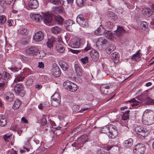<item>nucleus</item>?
<instances>
[{
  "mask_svg": "<svg viewBox=\"0 0 154 154\" xmlns=\"http://www.w3.org/2000/svg\"><path fill=\"white\" fill-rule=\"evenodd\" d=\"M116 128L115 125H110L103 127L101 131L103 133H107L108 132L109 134H108L109 138L110 139H114L118 135V131Z\"/></svg>",
  "mask_w": 154,
  "mask_h": 154,
  "instance_id": "f257e3e1",
  "label": "nucleus"
},
{
  "mask_svg": "<svg viewBox=\"0 0 154 154\" xmlns=\"http://www.w3.org/2000/svg\"><path fill=\"white\" fill-rule=\"evenodd\" d=\"M63 86L64 88L72 92L75 91L78 88L77 85L68 80H66L63 83Z\"/></svg>",
  "mask_w": 154,
  "mask_h": 154,
  "instance_id": "f03ea898",
  "label": "nucleus"
},
{
  "mask_svg": "<svg viewBox=\"0 0 154 154\" xmlns=\"http://www.w3.org/2000/svg\"><path fill=\"white\" fill-rule=\"evenodd\" d=\"M60 102V98L59 94L58 93H55L51 97V105L54 106H58Z\"/></svg>",
  "mask_w": 154,
  "mask_h": 154,
  "instance_id": "7ed1b4c3",
  "label": "nucleus"
},
{
  "mask_svg": "<svg viewBox=\"0 0 154 154\" xmlns=\"http://www.w3.org/2000/svg\"><path fill=\"white\" fill-rule=\"evenodd\" d=\"M134 130L137 134L143 137H145L148 134L146 129L140 126L137 125L134 127Z\"/></svg>",
  "mask_w": 154,
  "mask_h": 154,
  "instance_id": "20e7f679",
  "label": "nucleus"
},
{
  "mask_svg": "<svg viewBox=\"0 0 154 154\" xmlns=\"http://www.w3.org/2000/svg\"><path fill=\"white\" fill-rule=\"evenodd\" d=\"M14 90L16 94L21 97H23L25 94V91L20 83L17 84L14 87Z\"/></svg>",
  "mask_w": 154,
  "mask_h": 154,
  "instance_id": "39448f33",
  "label": "nucleus"
},
{
  "mask_svg": "<svg viewBox=\"0 0 154 154\" xmlns=\"http://www.w3.org/2000/svg\"><path fill=\"white\" fill-rule=\"evenodd\" d=\"M76 22L82 27H85L88 26V24L86 19L82 15H79L76 19Z\"/></svg>",
  "mask_w": 154,
  "mask_h": 154,
  "instance_id": "423d86ee",
  "label": "nucleus"
},
{
  "mask_svg": "<svg viewBox=\"0 0 154 154\" xmlns=\"http://www.w3.org/2000/svg\"><path fill=\"white\" fill-rule=\"evenodd\" d=\"M145 150L144 146L141 143L136 145L133 149L134 152L135 154H143L144 153Z\"/></svg>",
  "mask_w": 154,
  "mask_h": 154,
  "instance_id": "0eeeda50",
  "label": "nucleus"
},
{
  "mask_svg": "<svg viewBox=\"0 0 154 154\" xmlns=\"http://www.w3.org/2000/svg\"><path fill=\"white\" fill-rule=\"evenodd\" d=\"M52 73L55 77H58L61 74L60 69L56 64H53L52 69Z\"/></svg>",
  "mask_w": 154,
  "mask_h": 154,
  "instance_id": "6e6552de",
  "label": "nucleus"
},
{
  "mask_svg": "<svg viewBox=\"0 0 154 154\" xmlns=\"http://www.w3.org/2000/svg\"><path fill=\"white\" fill-rule=\"evenodd\" d=\"M145 121H146L145 125H148L154 123V113L150 112L148 113L146 119Z\"/></svg>",
  "mask_w": 154,
  "mask_h": 154,
  "instance_id": "1a4fd4ad",
  "label": "nucleus"
},
{
  "mask_svg": "<svg viewBox=\"0 0 154 154\" xmlns=\"http://www.w3.org/2000/svg\"><path fill=\"white\" fill-rule=\"evenodd\" d=\"M44 38V34L43 32L39 31L35 33L33 39L37 42H39L42 41Z\"/></svg>",
  "mask_w": 154,
  "mask_h": 154,
  "instance_id": "9d476101",
  "label": "nucleus"
},
{
  "mask_svg": "<svg viewBox=\"0 0 154 154\" xmlns=\"http://www.w3.org/2000/svg\"><path fill=\"white\" fill-rule=\"evenodd\" d=\"M90 54L92 60L94 62H97L98 60L99 56L98 52L95 50H92L91 51Z\"/></svg>",
  "mask_w": 154,
  "mask_h": 154,
  "instance_id": "9b49d317",
  "label": "nucleus"
},
{
  "mask_svg": "<svg viewBox=\"0 0 154 154\" xmlns=\"http://www.w3.org/2000/svg\"><path fill=\"white\" fill-rule=\"evenodd\" d=\"M30 16L32 20L36 22H40L42 18V16L39 14L31 13Z\"/></svg>",
  "mask_w": 154,
  "mask_h": 154,
  "instance_id": "f8f14e48",
  "label": "nucleus"
},
{
  "mask_svg": "<svg viewBox=\"0 0 154 154\" xmlns=\"http://www.w3.org/2000/svg\"><path fill=\"white\" fill-rule=\"evenodd\" d=\"M4 97L5 99L10 102L13 101L14 99V94L10 92L6 93L4 95Z\"/></svg>",
  "mask_w": 154,
  "mask_h": 154,
  "instance_id": "ddd939ff",
  "label": "nucleus"
},
{
  "mask_svg": "<svg viewBox=\"0 0 154 154\" xmlns=\"http://www.w3.org/2000/svg\"><path fill=\"white\" fill-rule=\"evenodd\" d=\"M114 34L118 36L119 38L121 37L122 35L125 32V30L123 27L121 26H117L116 31H114Z\"/></svg>",
  "mask_w": 154,
  "mask_h": 154,
  "instance_id": "4468645a",
  "label": "nucleus"
},
{
  "mask_svg": "<svg viewBox=\"0 0 154 154\" xmlns=\"http://www.w3.org/2000/svg\"><path fill=\"white\" fill-rule=\"evenodd\" d=\"M43 19L45 23L46 24L51 23L53 20L51 15L48 14H45L44 15Z\"/></svg>",
  "mask_w": 154,
  "mask_h": 154,
  "instance_id": "2eb2a0df",
  "label": "nucleus"
},
{
  "mask_svg": "<svg viewBox=\"0 0 154 154\" xmlns=\"http://www.w3.org/2000/svg\"><path fill=\"white\" fill-rule=\"evenodd\" d=\"M116 48L115 46L113 44L107 45V47L106 48V51L108 54H110Z\"/></svg>",
  "mask_w": 154,
  "mask_h": 154,
  "instance_id": "dca6fc26",
  "label": "nucleus"
},
{
  "mask_svg": "<svg viewBox=\"0 0 154 154\" xmlns=\"http://www.w3.org/2000/svg\"><path fill=\"white\" fill-rule=\"evenodd\" d=\"M74 22L70 20H69L65 21V26L69 31H71L72 30L71 26L74 24Z\"/></svg>",
  "mask_w": 154,
  "mask_h": 154,
  "instance_id": "f3484780",
  "label": "nucleus"
},
{
  "mask_svg": "<svg viewBox=\"0 0 154 154\" xmlns=\"http://www.w3.org/2000/svg\"><path fill=\"white\" fill-rule=\"evenodd\" d=\"M119 54L117 52H114L111 54V58L115 63H117L119 61Z\"/></svg>",
  "mask_w": 154,
  "mask_h": 154,
  "instance_id": "a211bd4d",
  "label": "nucleus"
},
{
  "mask_svg": "<svg viewBox=\"0 0 154 154\" xmlns=\"http://www.w3.org/2000/svg\"><path fill=\"white\" fill-rule=\"evenodd\" d=\"M119 54L117 52H114L111 54V58L115 63H117L119 61Z\"/></svg>",
  "mask_w": 154,
  "mask_h": 154,
  "instance_id": "6ab92c4d",
  "label": "nucleus"
},
{
  "mask_svg": "<svg viewBox=\"0 0 154 154\" xmlns=\"http://www.w3.org/2000/svg\"><path fill=\"white\" fill-rule=\"evenodd\" d=\"M119 54L117 52H114L111 54V58L115 63H117L119 61Z\"/></svg>",
  "mask_w": 154,
  "mask_h": 154,
  "instance_id": "aec40b11",
  "label": "nucleus"
},
{
  "mask_svg": "<svg viewBox=\"0 0 154 154\" xmlns=\"http://www.w3.org/2000/svg\"><path fill=\"white\" fill-rule=\"evenodd\" d=\"M38 3L37 0H30L29 1V8L35 9L38 8Z\"/></svg>",
  "mask_w": 154,
  "mask_h": 154,
  "instance_id": "412c9836",
  "label": "nucleus"
},
{
  "mask_svg": "<svg viewBox=\"0 0 154 154\" xmlns=\"http://www.w3.org/2000/svg\"><path fill=\"white\" fill-rule=\"evenodd\" d=\"M88 137L87 135H84L81 136L78 139V143L79 144H82L86 142L87 140Z\"/></svg>",
  "mask_w": 154,
  "mask_h": 154,
  "instance_id": "4be33fe9",
  "label": "nucleus"
},
{
  "mask_svg": "<svg viewBox=\"0 0 154 154\" xmlns=\"http://www.w3.org/2000/svg\"><path fill=\"white\" fill-rule=\"evenodd\" d=\"M38 49L35 47L31 46L29 48V54H32L34 57L36 56Z\"/></svg>",
  "mask_w": 154,
  "mask_h": 154,
  "instance_id": "5701e85b",
  "label": "nucleus"
},
{
  "mask_svg": "<svg viewBox=\"0 0 154 154\" xmlns=\"http://www.w3.org/2000/svg\"><path fill=\"white\" fill-rule=\"evenodd\" d=\"M105 32L104 29L102 25H100V27L95 31V34L97 35H99L104 33Z\"/></svg>",
  "mask_w": 154,
  "mask_h": 154,
  "instance_id": "b1692460",
  "label": "nucleus"
},
{
  "mask_svg": "<svg viewBox=\"0 0 154 154\" xmlns=\"http://www.w3.org/2000/svg\"><path fill=\"white\" fill-rule=\"evenodd\" d=\"M7 123L5 116L4 115L0 116V126H4Z\"/></svg>",
  "mask_w": 154,
  "mask_h": 154,
  "instance_id": "393cba45",
  "label": "nucleus"
},
{
  "mask_svg": "<svg viewBox=\"0 0 154 154\" xmlns=\"http://www.w3.org/2000/svg\"><path fill=\"white\" fill-rule=\"evenodd\" d=\"M54 20L57 24H62L63 23V19L60 16L58 15L55 16Z\"/></svg>",
  "mask_w": 154,
  "mask_h": 154,
  "instance_id": "a878e982",
  "label": "nucleus"
},
{
  "mask_svg": "<svg viewBox=\"0 0 154 154\" xmlns=\"http://www.w3.org/2000/svg\"><path fill=\"white\" fill-rule=\"evenodd\" d=\"M110 86L105 85H103L100 87V90L104 94H108V91H105V89H109L110 88Z\"/></svg>",
  "mask_w": 154,
  "mask_h": 154,
  "instance_id": "bb28decb",
  "label": "nucleus"
},
{
  "mask_svg": "<svg viewBox=\"0 0 154 154\" xmlns=\"http://www.w3.org/2000/svg\"><path fill=\"white\" fill-rule=\"evenodd\" d=\"M133 144V141L131 138L126 140L124 143V146L126 147H130Z\"/></svg>",
  "mask_w": 154,
  "mask_h": 154,
  "instance_id": "cd10ccee",
  "label": "nucleus"
},
{
  "mask_svg": "<svg viewBox=\"0 0 154 154\" xmlns=\"http://www.w3.org/2000/svg\"><path fill=\"white\" fill-rule=\"evenodd\" d=\"M46 55V53L43 50H41L38 52L36 56L34 57V58L36 59L42 58L45 56Z\"/></svg>",
  "mask_w": 154,
  "mask_h": 154,
  "instance_id": "c85d7f7f",
  "label": "nucleus"
},
{
  "mask_svg": "<svg viewBox=\"0 0 154 154\" xmlns=\"http://www.w3.org/2000/svg\"><path fill=\"white\" fill-rule=\"evenodd\" d=\"M140 50H139L136 52V53L134 54L131 57V59L133 60L138 61L140 60L141 54L140 53Z\"/></svg>",
  "mask_w": 154,
  "mask_h": 154,
  "instance_id": "c756f323",
  "label": "nucleus"
},
{
  "mask_svg": "<svg viewBox=\"0 0 154 154\" xmlns=\"http://www.w3.org/2000/svg\"><path fill=\"white\" fill-rule=\"evenodd\" d=\"M59 64L63 70L66 71L68 69V66L65 62L63 61H60L59 62Z\"/></svg>",
  "mask_w": 154,
  "mask_h": 154,
  "instance_id": "7c9ffc66",
  "label": "nucleus"
},
{
  "mask_svg": "<svg viewBox=\"0 0 154 154\" xmlns=\"http://www.w3.org/2000/svg\"><path fill=\"white\" fill-rule=\"evenodd\" d=\"M74 68L77 75L79 76L82 75V72L81 69L78 64H75L74 65Z\"/></svg>",
  "mask_w": 154,
  "mask_h": 154,
  "instance_id": "2f4dec72",
  "label": "nucleus"
},
{
  "mask_svg": "<svg viewBox=\"0 0 154 154\" xmlns=\"http://www.w3.org/2000/svg\"><path fill=\"white\" fill-rule=\"evenodd\" d=\"M2 79L5 81L9 79L11 77L10 74L6 72H3L2 74Z\"/></svg>",
  "mask_w": 154,
  "mask_h": 154,
  "instance_id": "473e14b6",
  "label": "nucleus"
},
{
  "mask_svg": "<svg viewBox=\"0 0 154 154\" xmlns=\"http://www.w3.org/2000/svg\"><path fill=\"white\" fill-rule=\"evenodd\" d=\"M55 41L54 37H51V38L48 39V41L47 43V44L48 47L51 48L53 47V43Z\"/></svg>",
  "mask_w": 154,
  "mask_h": 154,
  "instance_id": "72a5a7b5",
  "label": "nucleus"
},
{
  "mask_svg": "<svg viewBox=\"0 0 154 154\" xmlns=\"http://www.w3.org/2000/svg\"><path fill=\"white\" fill-rule=\"evenodd\" d=\"M21 104V101L18 99L16 100L14 102L13 108L14 109H18Z\"/></svg>",
  "mask_w": 154,
  "mask_h": 154,
  "instance_id": "f704fd0d",
  "label": "nucleus"
},
{
  "mask_svg": "<svg viewBox=\"0 0 154 154\" xmlns=\"http://www.w3.org/2000/svg\"><path fill=\"white\" fill-rule=\"evenodd\" d=\"M23 149H24L20 150V152L23 153L26 151L28 152L29 151V140H28L27 142L25 143V145L23 146Z\"/></svg>",
  "mask_w": 154,
  "mask_h": 154,
  "instance_id": "c9c22d12",
  "label": "nucleus"
},
{
  "mask_svg": "<svg viewBox=\"0 0 154 154\" xmlns=\"http://www.w3.org/2000/svg\"><path fill=\"white\" fill-rule=\"evenodd\" d=\"M51 30L52 32L55 34H58L61 30V28L57 26L52 27Z\"/></svg>",
  "mask_w": 154,
  "mask_h": 154,
  "instance_id": "e433bc0d",
  "label": "nucleus"
},
{
  "mask_svg": "<svg viewBox=\"0 0 154 154\" xmlns=\"http://www.w3.org/2000/svg\"><path fill=\"white\" fill-rule=\"evenodd\" d=\"M24 76L23 74H19L16 77L14 82H16L22 81L24 79Z\"/></svg>",
  "mask_w": 154,
  "mask_h": 154,
  "instance_id": "4c0bfd02",
  "label": "nucleus"
},
{
  "mask_svg": "<svg viewBox=\"0 0 154 154\" xmlns=\"http://www.w3.org/2000/svg\"><path fill=\"white\" fill-rule=\"evenodd\" d=\"M151 10L149 8H146L144 10L143 14L146 17H149L152 15Z\"/></svg>",
  "mask_w": 154,
  "mask_h": 154,
  "instance_id": "58836bf2",
  "label": "nucleus"
},
{
  "mask_svg": "<svg viewBox=\"0 0 154 154\" xmlns=\"http://www.w3.org/2000/svg\"><path fill=\"white\" fill-rule=\"evenodd\" d=\"M78 40H76L73 42L71 44V47L74 48H78L79 47V45Z\"/></svg>",
  "mask_w": 154,
  "mask_h": 154,
  "instance_id": "ea45409f",
  "label": "nucleus"
},
{
  "mask_svg": "<svg viewBox=\"0 0 154 154\" xmlns=\"http://www.w3.org/2000/svg\"><path fill=\"white\" fill-rule=\"evenodd\" d=\"M56 50L59 52L60 53H63L64 51V48L63 47L62 45L60 44L57 45L56 46Z\"/></svg>",
  "mask_w": 154,
  "mask_h": 154,
  "instance_id": "a19ab883",
  "label": "nucleus"
},
{
  "mask_svg": "<svg viewBox=\"0 0 154 154\" xmlns=\"http://www.w3.org/2000/svg\"><path fill=\"white\" fill-rule=\"evenodd\" d=\"M130 111V110H129L125 111V112L122 116V120H126L128 119V114Z\"/></svg>",
  "mask_w": 154,
  "mask_h": 154,
  "instance_id": "79ce46f5",
  "label": "nucleus"
},
{
  "mask_svg": "<svg viewBox=\"0 0 154 154\" xmlns=\"http://www.w3.org/2000/svg\"><path fill=\"white\" fill-rule=\"evenodd\" d=\"M146 105H153L154 104V100L151 98L147 97L146 98Z\"/></svg>",
  "mask_w": 154,
  "mask_h": 154,
  "instance_id": "37998d69",
  "label": "nucleus"
},
{
  "mask_svg": "<svg viewBox=\"0 0 154 154\" xmlns=\"http://www.w3.org/2000/svg\"><path fill=\"white\" fill-rule=\"evenodd\" d=\"M20 33L23 35H26L28 33V29L26 28H23L20 30Z\"/></svg>",
  "mask_w": 154,
  "mask_h": 154,
  "instance_id": "c03bdc74",
  "label": "nucleus"
},
{
  "mask_svg": "<svg viewBox=\"0 0 154 154\" xmlns=\"http://www.w3.org/2000/svg\"><path fill=\"white\" fill-rule=\"evenodd\" d=\"M87 0H76L77 4L79 6H83L86 2Z\"/></svg>",
  "mask_w": 154,
  "mask_h": 154,
  "instance_id": "a18cd8bd",
  "label": "nucleus"
},
{
  "mask_svg": "<svg viewBox=\"0 0 154 154\" xmlns=\"http://www.w3.org/2000/svg\"><path fill=\"white\" fill-rule=\"evenodd\" d=\"M105 25L106 26L107 28L109 29H111L113 26V23L110 21L106 22L105 24Z\"/></svg>",
  "mask_w": 154,
  "mask_h": 154,
  "instance_id": "49530a36",
  "label": "nucleus"
},
{
  "mask_svg": "<svg viewBox=\"0 0 154 154\" xmlns=\"http://www.w3.org/2000/svg\"><path fill=\"white\" fill-rule=\"evenodd\" d=\"M6 20V18L5 15H2L0 17V23L3 24L5 23Z\"/></svg>",
  "mask_w": 154,
  "mask_h": 154,
  "instance_id": "de8ad7c7",
  "label": "nucleus"
},
{
  "mask_svg": "<svg viewBox=\"0 0 154 154\" xmlns=\"http://www.w3.org/2000/svg\"><path fill=\"white\" fill-rule=\"evenodd\" d=\"M140 26L141 29L144 30L146 29L147 26V23L144 21L142 22Z\"/></svg>",
  "mask_w": 154,
  "mask_h": 154,
  "instance_id": "09e8293b",
  "label": "nucleus"
},
{
  "mask_svg": "<svg viewBox=\"0 0 154 154\" xmlns=\"http://www.w3.org/2000/svg\"><path fill=\"white\" fill-rule=\"evenodd\" d=\"M124 4L127 6V7L129 9H132L134 7V6L132 4L125 1L124 2Z\"/></svg>",
  "mask_w": 154,
  "mask_h": 154,
  "instance_id": "8fccbe9b",
  "label": "nucleus"
},
{
  "mask_svg": "<svg viewBox=\"0 0 154 154\" xmlns=\"http://www.w3.org/2000/svg\"><path fill=\"white\" fill-rule=\"evenodd\" d=\"M7 84V82L6 81L0 82V90L5 88Z\"/></svg>",
  "mask_w": 154,
  "mask_h": 154,
  "instance_id": "3c124183",
  "label": "nucleus"
},
{
  "mask_svg": "<svg viewBox=\"0 0 154 154\" xmlns=\"http://www.w3.org/2000/svg\"><path fill=\"white\" fill-rule=\"evenodd\" d=\"M79 106L77 105H73L72 106V110L73 112H75L77 111L79 109Z\"/></svg>",
  "mask_w": 154,
  "mask_h": 154,
  "instance_id": "603ef678",
  "label": "nucleus"
},
{
  "mask_svg": "<svg viewBox=\"0 0 154 154\" xmlns=\"http://www.w3.org/2000/svg\"><path fill=\"white\" fill-rule=\"evenodd\" d=\"M78 41L80 47H82L85 43V41L83 38L79 39L78 40Z\"/></svg>",
  "mask_w": 154,
  "mask_h": 154,
  "instance_id": "864d4df0",
  "label": "nucleus"
},
{
  "mask_svg": "<svg viewBox=\"0 0 154 154\" xmlns=\"http://www.w3.org/2000/svg\"><path fill=\"white\" fill-rule=\"evenodd\" d=\"M11 134H6L4 136V138L5 141H9L10 140Z\"/></svg>",
  "mask_w": 154,
  "mask_h": 154,
  "instance_id": "5fc2aeb1",
  "label": "nucleus"
},
{
  "mask_svg": "<svg viewBox=\"0 0 154 154\" xmlns=\"http://www.w3.org/2000/svg\"><path fill=\"white\" fill-rule=\"evenodd\" d=\"M106 33L107 34L108 38L109 39H112V37H114V34L110 31H108Z\"/></svg>",
  "mask_w": 154,
  "mask_h": 154,
  "instance_id": "6e6d98bb",
  "label": "nucleus"
},
{
  "mask_svg": "<svg viewBox=\"0 0 154 154\" xmlns=\"http://www.w3.org/2000/svg\"><path fill=\"white\" fill-rule=\"evenodd\" d=\"M81 61L84 64H85L88 62V58L87 57H85L84 58L81 59Z\"/></svg>",
  "mask_w": 154,
  "mask_h": 154,
  "instance_id": "4d7b16f0",
  "label": "nucleus"
},
{
  "mask_svg": "<svg viewBox=\"0 0 154 154\" xmlns=\"http://www.w3.org/2000/svg\"><path fill=\"white\" fill-rule=\"evenodd\" d=\"M109 14V16L110 17H112V19H113L114 20H116L117 19V17L116 16H115V14H114L112 12H110Z\"/></svg>",
  "mask_w": 154,
  "mask_h": 154,
  "instance_id": "13d9d810",
  "label": "nucleus"
},
{
  "mask_svg": "<svg viewBox=\"0 0 154 154\" xmlns=\"http://www.w3.org/2000/svg\"><path fill=\"white\" fill-rule=\"evenodd\" d=\"M42 122L43 125H46L47 120L44 116L42 119Z\"/></svg>",
  "mask_w": 154,
  "mask_h": 154,
  "instance_id": "bf43d9fd",
  "label": "nucleus"
},
{
  "mask_svg": "<svg viewBox=\"0 0 154 154\" xmlns=\"http://www.w3.org/2000/svg\"><path fill=\"white\" fill-rule=\"evenodd\" d=\"M134 100H132L131 101L133 103L131 104L132 106H135L138 105L139 102L137 101H134Z\"/></svg>",
  "mask_w": 154,
  "mask_h": 154,
  "instance_id": "052dcab7",
  "label": "nucleus"
},
{
  "mask_svg": "<svg viewBox=\"0 0 154 154\" xmlns=\"http://www.w3.org/2000/svg\"><path fill=\"white\" fill-rule=\"evenodd\" d=\"M116 144L114 143L111 145H108L106 147V150L108 151L109 150L111 149L113 146H115Z\"/></svg>",
  "mask_w": 154,
  "mask_h": 154,
  "instance_id": "680f3d73",
  "label": "nucleus"
},
{
  "mask_svg": "<svg viewBox=\"0 0 154 154\" xmlns=\"http://www.w3.org/2000/svg\"><path fill=\"white\" fill-rule=\"evenodd\" d=\"M38 67L40 68H43L44 67V63L42 62H39Z\"/></svg>",
  "mask_w": 154,
  "mask_h": 154,
  "instance_id": "e2e57ef3",
  "label": "nucleus"
},
{
  "mask_svg": "<svg viewBox=\"0 0 154 154\" xmlns=\"http://www.w3.org/2000/svg\"><path fill=\"white\" fill-rule=\"evenodd\" d=\"M7 23L9 26H11L13 25L12 23H13V21L11 19L9 20L8 21Z\"/></svg>",
  "mask_w": 154,
  "mask_h": 154,
  "instance_id": "0e129e2a",
  "label": "nucleus"
},
{
  "mask_svg": "<svg viewBox=\"0 0 154 154\" xmlns=\"http://www.w3.org/2000/svg\"><path fill=\"white\" fill-rule=\"evenodd\" d=\"M50 106L49 102L47 101L44 102V106L48 107Z\"/></svg>",
  "mask_w": 154,
  "mask_h": 154,
  "instance_id": "69168bd1",
  "label": "nucleus"
},
{
  "mask_svg": "<svg viewBox=\"0 0 154 154\" xmlns=\"http://www.w3.org/2000/svg\"><path fill=\"white\" fill-rule=\"evenodd\" d=\"M52 2L55 5H58L59 4L60 0H52Z\"/></svg>",
  "mask_w": 154,
  "mask_h": 154,
  "instance_id": "338daca9",
  "label": "nucleus"
},
{
  "mask_svg": "<svg viewBox=\"0 0 154 154\" xmlns=\"http://www.w3.org/2000/svg\"><path fill=\"white\" fill-rule=\"evenodd\" d=\"M21 120L24 122L25 123L27 124L28 122V121L25 118L23 117L22 118Z\"/></svg>",
  "mask_w": 154,
  "mask_h": 154,
  "instance_id": "774afa93",
  "label": "nucleus"
}]
</instances>
